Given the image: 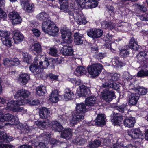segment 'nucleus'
<instances>
[{
  "instance_id": "f257e3e1",
  "label": "nucleus",
  "mask_w": 148,
  "mask_h": 148,
  "mask_svg": "<svg viewBox=\"0 0 148 148\" xmlns=\"http://www.w3.org/2000/svg\"><path fill=\"white\" fill-rule=\"evenodd\" d=\"M119 78V77L117 74H110L106 79V82L102 84L101 86L103 88H107L108 89L110 88L117 90L119 88V85L114 81L117 80ZM102 97L106 102L110 101L115 98L114 92L113 90H109L106 89L103 90Z\"/></svg>"
},
{
  "instance_id": "f03ea898",
  "label": "nucleus",
  "mask_w": 148,
  "mask_h": 148,
  "mask_svg": "<svg viewBox=\"0 0 148 148\" xmlns=\"http://www.w3.org/2000/svg\"><path fill=\"white\" fill-rule=\"evenodd\" d=\"M40 125L42 127L44 128L47 127L50 125L53 130L59 132L63 129V126L57 121L51 122L49 120L47 119L44 121L40 122Z\"/></svg>"
},
{
  "instance_id": "7ed1b4c3",
  "label": "nucleus",
  "mask_w": 148,
  "mask_h": 148,
  "mask_svg": "<svg viewBox=\"0 0 148 148\" xmlns=\"http://www.w3.org/2000/svg\"><path fill=\"white\" fill-rule=\"evenodd\" d=\"M102 68L101 64L97 63L88 66L87 69L88 73L93 77L95 78L99 75Z\"/></svg>"
},
{
  "instance_id": "20e7f679",
  "label": "nucleus",
  "mask_w": 148,
  "mask_h": 148,
  "mask_svg": "<svg viewBox=\"0 0 148 148\" xmlns=\"http://www.w3.org/2000/svg\"><path fill=\"white\" fill-rule=\"evenodd\" d=\"M30 95V92L27 90L22 89L18 90L16 92L14 97L15 99L18 100L21 103H22V105H23L25 103L24 99L28 97Z\"/></svg>"
},
{
  "instance_id": "39448f33",
  "label": "nucleus",
  "mask_w": 148,
  "mask_h": 148,
  "mask_svg": "<svg viewBox=\"0 0 148 148\" xmlns=\"http://www.w3.org/2000/svg\"><path fill=\"white\" fill-rule=\"evenodd\" d=\"M103 31L100 29L92 28L87 31V35L93 39L100 37L103 35Z\"/></svg>"
},
{
  "instance_id": "423d86ee",
  "label": "nucleus",
  "mask_w": 148,
  "mask_h": 148,
  "mask_svg": "<svg viewBox=\"0 0 148 148\" xmlns=\"http://www.w3.org/2000/svg\"><path fill=\"white\" fill-rule=\"evenodd\" d=\"M21 5L26 11L29 13L32 12L34 10V6L32 3H29L28 0H20Z\"/></svg>"
},
{
  "instance_id": "0eeeda50",
  "label": "nucleus",
  "mask_w": 148,
  "mask_h": 148,
  "mask_svg": "<svg viewBox=\"0 0 148 148\" xmlns=\"http://www.w3.org/2000/svg\"><path fill=\"white\" fill-rule=\"evenodd\" d=\"M54 23L50 20L44 21L42 24V29L45 32L47 33L51 29L55 26Z\"/></svg>"
},
{
  "instance_id": "6e6552de",
  "label": "nucleus",
  "mask_w": 148,
  "mask_h": 148,
  "mask_svg": "<svg viewBox=\"0 0 148 148\" xmlns=\"http://www.w3.org/2000/svg\"><path fill=\"white\" fill-rule=\"evenodd\" d=\"M84 119V115L75 112L70 121V123L72 125H74L82 121Z\"/></svg>"
},
{
  "instance_id": "1a4fd4ad",
  "label": "nucleus",
  "mask_w": 148,
  "mask_h": 148,
  "mask_svg": "<svg viewBox=\"0 0 148 148\" xmlns=\"http://www.w3.org/2000/svg\"><path fill=\"white\" fill-rule=\"evenodd\" d=\"M128 135L134 139H138L143 135L142 132L138 128L131 130L128 132Z\"/></svg>"
},
{
  "instance_id": "9d476101",
  "label": "nucleus",
  "mask_w": 148,
  "mask_h": 148,
  "mask_svg": "<svg viewBox=\"0 0 148 148\" xmlns=\"http://www.w3.org/2000/svg\"><path fill=\"white\" fill-rule=\"evenodd\" d=\"M128 95L129 105L130 106L136 105L139 99L138 95L137 94L131 93L130 92H128Z\"/></svg>"
},
{
  "instance_id": "9b49d317",
  "label": "nucleus",
  "mask_w": 148,
  "mask_h": 148,
  "mask_svg": "<svg viewBox=\"0 0 148 148\" xmlns=\"http://www.w3.org/2000/svg\"><path fill=\"white\" fill-rule=\"evenodd\" d=\"M97 99L95 96H90L86 98L85 100V103L88 107L89 110H91L96 104Z\"/></svg>"
},
{
  "instance_id": "f8f14e48",
  "label": "nucleus",
  "mask_w": 148,
  "mask_h": 148,
  "mask_svg": "<svg viewBox=\"0 0 148 148\" xmlns=\"http://www.w3.org/2000/svg\"><path fill=\"white\" fill-rule=\"evenodd\" d=\"M12 34L13 35V38L15 43H19L23 40L24 36L19 31L15 30L12 31Z\"/></svg>"
},
{
  "instance_id": "ddd939ff",
  "label": "nucleus",
  "mask_w": 148,
  "mask_h": 148,
  "mask_svg": "<svg viewBox=\"0 0 148 148\" xmlns=\"http://www.w3.org/2000/svg\"><path fill=\"white\" fill-rule=\"evenodd\" d=\"M137 62L142 65L146 59H148V51L140 52L136 56Z\"/></svg>"
},
{
  "instance_id": "4468645a",
  "label": "nucleus",
  "mask_w": 148,
  "mask_h": 148,
  "mask_svg": "<svg viewBox=\"0 0 148 148\" xmlns=\"http://www.w3.org/2000/svg\"><path fill=\"white\" fill-rule=\"evenodd\" d=\"M80 91L78 93L80 97H87L90 95L91 91L89 88L84 85L80 86Z\"/></svg>"
},
{
  "instance_id": "2eb2a0df",
  "label": "nucleus",
  "mask_w": 148,
  "mask_h": 148,
  "mask_svg": "<svg viewBox=\"0 0 148 148\" xmlns=\"http://www.w3.org/2000/svg\"><path fill=\"white\" fill-rule=\"evenodd\" d=\"M39 114L41 118L46 119L50 116V110L46 107H42L40 109Z\"/></svg>"
},
{
  "instance_id": "dca6fc26",
  "label": "nucleus",
  "mask_w": 148,
  "mask_h": 148,
  "mask_svg": "<svg viewBox=\"0 0 148 148\" xmlns=\"http://www.w3.org/2000/svg\"><path fill=\"white\" fill-rule=\"evenodd\" d=\"M62 54L65 56H71L73 53V50L68 45H64L61 49Z\"/></svg>"
},
{
  "instance_id": "f3484780",
  "label": "nucleus",
  "mask_w": 148,
  "mask_h": 148,
  "mask_svg": "<svg viewBox=\"0 0 148 148\" xmlns=\"http://www.w3.org/2000/svg\"><path fill=\"white\" fill-rule=\"evenodd\" d=\"M101 27L105 29L112 30L114 29L115 26V25L110 21H103L101 23Z\"/></svg>"
},
{
  "instance_id": "a211bd4d",
  "label": "nucleus",
  "mask_w": 148,
  "mask_h": 148,
  "mask_svg": "<svg viewBox=\"0 0 148 148\" xmlns=\"http://www.w3.org/2000/svg\"><path fill=\"white\" fill-rule=\"evenodd\" d=\"M29 69L32 73L38 76L40 75L42 72L41 68L40 66L36 64H32L30 66Z\"/></svg>"
},
{
  "instance_id": "6ab92c4d",
  "label": "nucleus",
  "mask_w": 148,
  "mask_h": 148,
  "mask_svg": "<svg viewBox=\"0 0 148 148\" xmlns=\"http://www.w3.org/2000/svg\"><path fill=\"white\" fill-rule=\"evenodd\" d=\"M74 18L76 20L77 23L79 25L85 24L87 23V21L84 18L82 14L78 12H76V16H74Z\"/></svg>"
},
{
  "instance_id": "aec40b11",
  "label": "nucleus",
  "mask_w": 148,
  "mask_h": 148,
  "mask_svg": "<svg viewBox=\"0 0 148 148\" xmlns=\"http://www.w3.org/2000/svg\"><path fill=\"white\" fill-rule=\"evenodd\" d=\"M88 110H89L88 107L86 105L85 106V104L82 103L77 104L75 112L84 115L85 112Z\"/></svg>"
},
{
  "instance_id": "412c9836",
  "label": "nucleus",
  "mask_w": 148,
  "mask_h": 148,
  "mask_svg": "<svg viewBox=\"0 0 148 148\" xmlns=\"http://www.w3.org/2000/svg\"><path fill=\"white\" fill-rule=\"evenodd\" d=\"M59 96L58 90L57 89L54 90L50 94L49 100L52 102L56 103L59 101Z\"/></svg>"
},
{
  "instance_id": "4be33fe9",
  "label": "nucleus",
  "mask_w": 148,
  "mask_h": 148,
  "mask_svg": "<svg viewBox=\"0 0 148 148\" xmlns=\"http://www.w3.org/2000/svg\"><path fill=\"white\" fill-rule=\"evenodd\" d=\"M106 118L103 114H99L95 120V124L98 125H104L105 124Z\"/></svg>"
},
{
  "instance_id": "5701e85b",
  "label": "nucleus",
  "mask_w": 148,
  "mask_h": 148,
  "mask_svg": "<svg viewBox=\"0 0 148 148\" xmlns=\"http://www.w3.org/2000/svg\"><path fill=\"white\" fill-rule=\"evenodd\" d=\"M129 47L135 51L139 50L140 48V47L138 45L137 41L133 37L130 40Z\"/></svg>"
},
{
  "instance_id": "b1692460",
  "label": "nucleus",
  "mask_w": 148,
  "mask_h": 148,
  "mask_svg": "<svg viewBox=\"0 0 148 148\" xmlns=\"http://www.w3.org/2000/svg\"><path fill=\"white\" fill-rule=\"evenodd\" d=\"M22 104V103H21L18 100L17 101L12 100L7 103V107L6 108H3V110H4V109L12 110L15 107V106L21 105Z\"/></svg>"
},
{
  "instance_id": "393cba45",
  "label": "nucleus",
  "mask_w": 148,
  "mask_h": 148,
  "mask_svg": "<svg viewBox=\"0 0 148 148\" xmlns=\"http://www.w3.org/2000/svg\"><path fill=\"white\" fill-rule=\"evenodd\" d=\"M74 40L75 43L76 45L82 44L83 43L82 40L83 35L79 32L75 33L74 34Z\"/></svg>"
},
{
  "instance_id": "a878e982",
  "label": "nucleus",
  "mask_w": 148,
  "mask_h": 148,
  "mask_svg": "<svg viewBox=\"0 0 148 148\" xmlns=\"http://www.w3.org/2000/svg\"><path fill=\"white\" fill-rule=\"evenodd\" d=\"M135 122L134 117H131L125 119L123 121V124L125 127L130 128L134 127Z\"/></svg>"
},
{
  "instance_id": "bb28decb",
  "label": "nucleus",
  "mask_w": 148,
  "mask_h": 148,
  "mask_svg": "<svg viewBox=\"0 0 148 148\" xmlns=\"http://www.w3.org/2000/svg\"><path fill=\"white\" fill-rule=\"evenodd\" d=\"M14 118V116L12 114H5L1 117L0 116V121H7L13 122Z\"/></svg>"
},
{
  "instance_id": "cd10ccee",
  "label": "nucleus",
  "mask_w": 148,
  "mask_h": 148,
  "mask_svg": "<svg viewBox=\"0 0 148 148\" xmlns=\"http://www.w3.org/2000/svg\"><path fill=\"white\" fill-rule=\"evenodd\" d=\"M29 79L30 77L29 75L26 73H23L20 75L18 80L20 81L23 85H25Z\"/></svg>"
},
{
  "instance_id": "c85d7f7f",
  "label": "nucleus",
  "mask_w": 148,
  "mask_h": 148,
  "mask_svg": "<svg viewBox=\"0 0 148 148\" xmlns=\"http://www.w3.org/2000/svg\"><path fill=\"white\" fill-rule=\"evenodd\" d=\"M86 72L85 68L82 66L77 67L75 70L74 73L77 76H81L84 75H86Z\"/></svg>"
},
{
  "instance_id": "c756f323",
  "label": "nucleus",
  "mask_w": 148,
  "mask_h": 148,
  "mask_svg": "<svg viewBox=\"0 0 148 148\" xmlns=\"http://www.w3.org/2000/svg\"><path fill=\"white\" fill-rule=\"evenodd\" d=\"M64 96L66 99H72L74 97V95L70 88H66L64 90Z\"/></svg>"
},
{
  "instance_id": "7c9ffc66",
  "label": "nucleus",
  "mask_w": 148,
  "mask_h": 148,
  "mask_svg": "<svg viewBox=\"0 0 148 148\" xmlns=\"http://www.w3.org/2000/svg\"><path fill=\"white\" fill-rule=\"evenodd\" d=\"M72 132L70 129L64 130L62 131L61 134V137L66 139H69L72 136Z\"/></svg>"
},
{
  "instance_id": "2f4dec72",
  "label": "nucleus",
  "mask_w": 148,
  "mask_h": 148,
  "mask_svg": "<svg viewBox=\"0 0 148 148\" xmlns=\"http://www.w3.org/2000/svg\"><path fill=\"white\" fill-rule=\"evenodd\" d=\"M49 16L48 14L45 12H42L37 15L36 16L37 19L40 21H43L48 19Z\"/></svg>"
},
{
  "instance_id": "473e14b6",
  "label": "nucleus",
  "mask_w": 148,
  "mask_h": 148,
  "mask_svg": "<svg viewBox=\"0 0 148 148\" xmlns=\"http://www.w3.org/2000/svg\"><path fill=\"white\" fill-rule=\"evenodd\" d=\"M123 119V116L120 114L119 113H116L113 117L112 121L114 123V125H116L120 123Z\"/></svg>"
},
{
  "instance_id": "72a5a7b5",
  "label": "nucleus",
  "mask_w": 148,
  "mask_h": 148,
  "mask_svg": "<svg viewBox=\"0 0 148 148\" xmlns=\"http://www.w3.org/2000/svg\"><path fill=\"white\" fill-rule=\"evenodd\" d=\"M36 90V94L39 96H42L47 92L46 87L44 86L38 87Z\"/></svg>"
},
{
  "instance_id": "f704fd0d",
  "label": "nucleus",
  "mask_w": 148,
  "mask_h": 148,
  "mask_svg": "<svg viewBox=\"0 0 148 148\" xmlns=\"http://www.w3.org/2000/svg\"><path fill=\"white\" fill-rule=\"evenodd\" d=\"M67 36H65V34L64 33L63 35V41L66 43L68 44H70L72 43L73 41V38L71 36V32H67Z\"/></svg>"
},
{
  "instance_id": "c9c22d12",
  "label": "nucleus",
  "mask_w": 148,
  "mask_h": 148,
  "mask_svg": "<svg viewBox=\"0 0 148 148\" xmlns=\"http://www.w3.org/2000/svg\"><path fill=\"white\" fill-rule=\"evenodd\" d=\"M112 62L113 64L117 67H121L124 65V63L119 60L118 57L113 58Z\"/></svg>"
},
{
  "instance_id": "e433bc0d",
  "label": "nucleus",
  "mask_w": 148,
  "mask_h": 148,
  "mask_svg": "<svg viewBox=\"0 0 148 148\" xmlns=\"http://www.w3.org/2000/svg\"><path fill=\"white\" fill-rule=\"evenodd\" d=\"M59 31L58 28L55 25V26L49 31L47 34L53 36H57Z\"/></svg>"
},
{
  "instance_id": "4c0bfd02",
  "label": "nucleus",
  "mask_w": 148,
  "mask_h": 148,
  "mask_svg": "<svg viewBox=\"0 0 148 148\" xmlns=\"http://www.w3.org/2000/svg\"><path fill=\"white\" fill-rule=\"evenodd\" d=\"M32 50L36 51V53H39L42 51V48L40 45L38 43H35L32 46Z\"/></svg>"
},
{
  "instance_id": "58836bf2",
  "label": "nucleus",
  "mask_w": 148,
  "mask_h": 148,
  "mask_svg": "<svg viewBox=\"0 0 148 148\" xmlns=\"http://www.w3.org/2000/svg\"><path fill=\"white\" fill-rule=\"evenodd\" d=\"M40 67L42 69H46L49 65V63L48 61V59L45 57L43 62H39Z\"/></svg>"
},
{
  "instance_id": "ea45409f",
  "label": "nucleus",
  "mask_w": 148,
  "mask_h": 148,
  "mask_svg": "<svg viewBox=\"0 0 148 148\" xmlns=\"http://www.w3.org/2000/svg\"><path fill=\"white\" fill-rule=\"evenodd\" d=\"M101 143L100 140H95L93 142L89 143L88 146L90 148H97L100 145Z\"/></svg>"
},
{
  "instance_id": "a19ab883",
  "label": "nucleus",
  "mask_w": 148,
  "mask_h": 148,
  "mask_svg": "<svg viewBox=\"0 0 148 148\" xmlns=\"http://www.w3.org/2000/svg\"><path fill=\"white\" fill-rule=\"evenodd\" d=\"M3 44L6 46L10 47L12 46V38L10 37L6 38H1Z\"/></svg>"
},
{
  "instance_id": "79ce46f5",
  "label": "nucleus",
  "mask_w": 148,
  "mask_h": 148,
  "mask_svg": "<svg viewBox=\"0 0 148 148\" xmlns=\"http://www.w3.org/2000/svg\"><path fill=\"white\" fill-rule=\"evenodd\" d=\"M148 76V70H141L138 72L136 77H146Z\"/></svg>"
},
{
  "instance_id": "37998d69",
  "label": "nucleus",
  "mask_w": 148,
  "mask_h": 148,
  "mask_svg": "<svg viewBox=\"0 0 148 148\" xmlns=\"http://www.w3.org/2000/svg\"><path fill=\"white\" fill-rule=\"evenodd\" d=\"M47 51L50 55L54 57L57 56L58 51L56 48L53 47L48 48L47 49Z\"/></svg>"
},
{
  "instance_id": "c03bdc74",
  "label": "nucleus",
  "mask_w": 148,
  "mask_h": 148,
  "mask_svg": "<svg viewBox=\"0 0 148 148\" xmlns=\"http://www.w3.org/2000/svg\"><path fill=\"white\" fill-rule=\"evenodd\" d=\"M22 55L24 57V60L28 64L30 63L32 61L31 56L26 52L23 53Z\"/></svg>"
},
{
  "instance_id": "a18cd8bd",
  "label": "nucleus",
  "mask_w": 148,
  "mask_h": 148,
  "mask_svg": "<svg viewBox=\"0 0 148 148\" xmlns=\"http://www.w3.org/2000/svg\"><path fill=\"white\" fill-rule=\"evenodd\" d=\"M139 94L141 95H145L147 92V88L144 87H139L136 90Z\"/></svg>"
},
{
  "instance_id": "49530a36",
  "label": "nucleus",
  "mask_w": 148,
  "mask_h": 148,
  "mask_svg": "<svg viewBox=\"0 0 148 148\" xmlns=\"http://www.w3.org/2000/svg\"><path fill=\"white\" fill-rule=\"evenodd\" d=\"M129 52L127 49H123L120 51L119 54L122 57H127L129 56Z\"/></svg>"
},
{
  "instance_id": "de8ad7c7",
  "label": "nucleus",
  "mask_w": 148,
  "mask_h": 148,
  "mask_svg": "<svg viewBox=\"0 0 148 148\" xmlns=\"http://www.w3.org/2000/svg\"><path fill=\"white\" fill-rule=\"evenodd\" d=\"M67 0H59V2L63 3L60 5V8L61 10H63L68 8Z\"/></svg>"
},
{
  "instance_id": "09e8293b",
  "label": "nucleus",
  "mask_w": 148,
  "mask_h": 148,
  "mask_svg": "<svg viewBox=\"0 0 148 148\" xmlns=\"http://www.w3.org/2000/svg\"><path fill=\"white\" fill-rule=\"evenodd\" d=\"M19 15V14L17 12L15 11H13L9 13L8 14V17L12 21L13 19H14V18H16L17 16H18Z\"/></svg>"
},
{
  "instance_id": "8fccbe9b",
  "label": "nucleus",
  "mask_w": 148,
  "mask_h": 148,
  "mask_svg": "<svg viewBox=\"0 0 148 148\" xmlns=\"http://www.w3.org/2000/svg\"><path fill=\"white\" fill-rule=\"evenodd\" d=\"M10 33L8 32L2 31L0 32V35L1 38H6L7 37H10Z\"/></svg>"
},
{
  "instance_id": "3c124183",
  "label": "nucleus",
  "mask_w": 148,
  "mask_h": 148,
  "mask_svg": "<svg viewBox=\"0 0 148 148\" xmlns=\"http://www.w3.org/2000/svg\"><path fill=\"white\" fill-rule=\"evenodd\" d=\"M75 141L77 144L79 145H82L87 143L86 140L83 138L79 139H77Z\"/></svg>"
},
{
  "instance_id": "603ef678",
  "label": "nucleus",
  "mask_w": 148,
  "mask_h": 148,
  "mask_svg": "<svg viewBox=\"0 0 148 148\" xmlns=\"http://www.w3.org/2000/svg\"><path fill=\"white\" fill-rule=\"evenodd\" d=\"M12 24L14 25L17 24L21 23V18L19 15L18 16H17L15 18L13 19L12 21H11Z\"/></svg>"
},
{
  "instance_id": "864d4df0",
  "label": "nucleus",
  "mask_w": 148,
  "mask_h": 148,
  "mask_svg": "<svg viewBox=\"0 0 148 148\" xmlns=\"http://www.w3.org/2000/svg\"><path fill=\"white\" fill-rule=\"evenodd\" d=\"M44 138H45V141H46V143L49 142V140H50L51 135L49 133H44L43 134Z\"/></svg>"
},
{
  "instance_id": "5fc2aeb1",
  "label": "nucleus",
  "mask_w": 148,
  "mask_h": 148,
  "mask_svg": "<svg viewBox=\"0 0 148 148\" xmlns=\"http://www.w3.org/2000/svg\"><path fill=\"white\" fill-rule=\"evenodd\" d=\"M20 105H16L15 106V107L12 110L14 112H20L23 110V107H20L19 106Z\"/></svg>"
},
{
  "instance_id": "6e6d98bb",
  "label": "nucleus",
  "mask_w": 148,
  "mask_h": 148,
  "mask_svg": "<svg viewBox=\"0 0 148 148\" xmlns=\"http://www.w3.org/2000/svg\"><path fill=\"white\" fill-rule=\"evenodd\" d=\"M123 77L127 80L131 79H132V75L128 72H125L123 75Z\"/></svg>"
},
{
  "instance_id": "4d7b16f0",
  "label": "nucleus",
  "mask_w": 148,
  "mask_h": 148,
  "mask_svg": "<svg viewBox=\"0 0 148 148\" xmlns=\"http://www.w3.org/2000/svg\"><path fill=\"white\" fill-rule=\"evenodd\" d=\"M8 138L6 134L4 132L0 131V140H4L3 141L5 140H6Z\"/></svg>"
},
{
  "instance_id": "13d9d810",
  "label": "nucleus",
  "mask_w": 148,
  "mask_h": 148,
  "mask_svg": "<svg viewBox=\"0 0 148 148\" xmlns=\"http://www.w3.org/2000/svg\"><path fill=\"white\" fill-rule=\"evenodd\" d=\"M107 8L106 10L110 13H112L113 14L114 13V11L115 10L114 8L112 6H106Z\"/></svg>"
},
{
  "instance_id": "bf43d9fd",
  "label": "nucleus",
  "mask_w": 148,
  "mask_h": 148,
  "mask_svg": "<svg viewBox=\"0 0 148 148\" xmlns=\"http://www.w3.org/2000/svg\"><path fill=\"white\" fill-rule=\"evenodd\" d=\"M47 76L50 78L51 80H57L58 79V76L55 75L52 73H50L47 75Z\"/></svg>"
},
{
  "instance_id": "052dcab7",
  "label": "nucleus",
  "mask_w": 148,
  "mask_h": 148,
  "mask_svg": "<svg viewBox=\"0 0 148 148\" xmlns=\"http://www.w3.org/2000/svg\"><path fill=\"white\" fill-rule=\"evenodd\" d=\"M12 62V60L9 59L8 58H6L3 60V64L5 66H9L10 64H11Z\"/></svg>"
},
{
  "instance_id": "680f3d73",
  "label": "nucleus",
  "mask_w": 148,
  "mask_h": 148,
  "mask_svg": "<svg viewBox=\"0 0 148 148\" xmlns=\"http://www.w3.org/2000/svg\"><path fill=\"white\" fill-rule=\"evenodd\" d=\"M67 32H70V31H69L68 29L66 28H63V29H62L61 30V33L62 34V37L63 38V35L64 33L65 34L64 35L65 36H67L68 35L67 34Z\"/></svg>"
},
{
  "instance_id": "e2e57ef3",
  "label": "nucleus",
  "mask_w": 148,
  "mask_h": 148,
  "mask_svg": "<svg viewBox=\"0 0 148 148\" xmlns=\"http://www.w3.org/2000/svg\"><path fill=\"white\" fill-rule=\"evenodd\" d=\"M7 15L6 12L0 8V18H5L7 17Z\"/></svg>"
},
{
  "instance_id": "0e129e2a",
  "label": "nucleus",
  "mask_w": 148,
  "mask_h": 148,
  "mask_svg": "<svg viewBox=\"0 0 148 148\" xmlns=\"http://www.w3.org/2000/svg\"><path fill=\"white\" fill-rule=\"evenodd\" d=\"M32 31L33 34L35 36L37 37H39L40 36L41 32L38 29L34 28L32 30Z\"/></svg>"
},
{
  "instance_id": "69168bd1",
  "label": "nucleus",
  "mask_w": 148,
  "mask_h": 148,
  "mask_svg": "<svg viewBox=\"0 0 148 148\" xmlns=\"http://www.w3.org/2000/svg\"><path fill=\"white\" fill-rule=\"evenodd\" d=\"M114 148H125L124 145L121 143H116L114 145Z\"/></svg>"
},
{
  "instance_id": "338daca9",
  "label": "nucleus",
  "mask_w": 148,
  "mask_h": 148,
  "mask_svg": "<svg viewBox=\"0 0 148 148\" xmlns=\"http://www.w3.org/2000/svg\"><path fill=\"white\" fill-rule=\"evenodd\" d=\"M104 57V54L102 53H99L95 56V58L98 60L102 59Z\"/></svg>"
},
{
  "instance_id": "774afa93",
  "label": "nucleus",
  "mask_w": 148,
  "mask_h": 148,
  "mask_svg": "<svg viewBox=\"0 0 148 148\" xmlns=\"http://www.w3.org/2000/svg\"><path fill=\"white\" fill-rule=\"evenodd\" d=\"M125 107V105H122L119 107H116V110H118L121 113H123L124 112V110Z\"/></svg>"
}]
</instances>
